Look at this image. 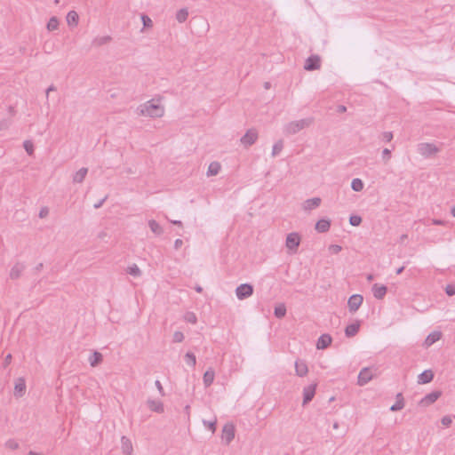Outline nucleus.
Here are the masks:
<instances>
[{
  "label": "nucleus",
  "mask_w": 455,
  "mask_h": 455,
  "mask_svg": "<svg viewBox=\"0 0 455 455\" xmlns=\"http://www.w3.org/2000/svg\"><path fill=\"white\" fill-rule=\"evenodd\" d=\"M162 97L153 98L137 108V114L150 118H160L165 113L164 106L161 104Z\"/></svg>",
  "instance_id": "nucleus-1"
},
{
  "label": "nucleus",
  "mask_w": 455,
  "mask_h": 455,
  "mask_svg": "<svg viewBox=\"0 0 455 455\" xmlns=\"http://www.w3.org/2000/svg\"><path fill=\"white\" fill-rule=\"evenodd\" d=\"M313 123V117H307L300 120L292 121L285 124L283 132L287 135L296 134L301 130L309 127Z\"/></svg>",
  "instance_id": "nucleus-2"
},
{
  "label": "nucleus",
  "mask_w": 455,
  "mask_h": 455,
  "mask_svg": "<svg viewBox=\"0 0 455 455\" xmlns=\"http://www.w3.org/2000/svg\"><path fill=\"white\" fill-rule=\"evenodd\" d=\"M417 151L425 158H429L440 151V148L434 143L422 142L418 144Z\"/></svg>",
  "instance_id": "nucleus-3"
},
{
  "label": "nucleus",
  "mask_w": 455,
  "mask_h": 455,
  "mask_svg": "<svg viewBox=\"0 0 455 455\" xmlns=\"http://www.w3.org/2000/svg\"><path fill=\"white\" fill-rule=\"evenodd\" d=\"M300 243L299 233L292 232L286 236L285 245L292 252H296Z\"/></svg>",
  "instance_id": "nucleus-4"
},
{
  "label": "nucleus",
  "mask_w": 455,
  "mask_h": 455,
  "mask_svg": "<svg viewBox=\"0 0 455 455\" xmlns=\"http://www.w3.org/2000/svg\"><path fill=\"white\" fill-rule=\"evenodd\" d=\"M259 134L256 129H249L245 134L241 138V143L245 147L249 148L253 145L258 140Z\"/></svg>",
  "instance_id": "nucleus-5"
},
{
  "label": "nucleus",
  "mask_w": 455,
  "mask_h": 455,
  "mask_svg": "<svg viewBox=\"0 0 455 455\" xmlns=\"http://www.w3.org/2000/svg\"><path fill=\"white\" fill-rule=\"evenodd\" d=\"M253 293V286L250 283H242L235 289V295L238 299H245Z\"/></svg>",
  "instance_id": "nucleus-6"
},
{
  "label": "nucleus",
  "mask_w": 455,
  "mask_h": 455,
  "mask_svg": "<svg viewBox=\"0 0 455 455\" xmlns=\"http://www.w3.org/2000/svg\"><path fill=\"white\" fill-rule=\"evenodd\" d=\"M235 438V427L231 423H227L222 428L221 439L229 444Z\"/></svg>",
  "instance_id": "nucleus-7"
},
{
  "label": "nucleus",
  "mask_w": 455,
  "mask_h": 455,
  "mask_svg": "<svg viewBox=\"0 0 455 455\" xmlns=\"http://www.w3.org/2000/svg\"><path fill=\"white\" fill-rule=\"evenodd\" d=\"M372 378L373 369L368 367L363 368L358 374L357 383L359 386H364L370 380H371Z\"/></svg>",
  "instance_id": "nucleus-8"
},
{
  "label": "nucleus",
  "mask_w": 455,
  "mask_h": 455,
  "mask_svg": "<svg viewBox=\"0 0 455 455\" xmlns=\"http://www.w3.org/2000/svg\"><path fill=\"white\" fill-rule=\"evenodd\" d=\"M321 67V59L318 55L309 56L305 62L304 68L308 71L317 70Z\"/></svg>",
  "instance_id": "nucleus-9"
},
{
  "label": "nucleus",
  "mask_w": 455,
  "mask_h": 455,
  "mask_svg": "<svg viewBox=\"0 0 455 455\" xmlns=\"http://www.w3.org/2000/svg\"><path fill=\"white\" fill-rule=\"evenodd\" d=\"M317 384L313 383L303 388V405H306L312 401L315 395Z\"/></svg>",
  "instance_id": "nucleus-10"
},
{
  "label": "nucleus",
  "mask_w": 455,
  "mask_h": 455,
  "mask_svg": "<svg viewBox=\"0 0 455 455\" xmlns=\"http://www.w3.org/2000/svg\"><path fill=\"white\" fill-rule=\"evenodd\" d=\"M26 269V265L23 262H16L11 268L9 276L12 280L20 278Z\"/></svg>",
  "instance_id": "nucleus-11"
},
{
  "label": "nucleus",
  "mask_w": 455,
  "mask_h": 455,
  "mask_svg": "<svg viewBox=\"0 0 455 455\" xmlns=\"http://www.w3.org/2000/svg\"><path fill=\"white\" fill-rule=\"evenodd\" d=\"M26 393V380L20 377L15 380L13 395L17 398L22 397Z\"/></svg>",
  "instance_id": "nucleus-12"
},
{
  "label": "nucleus",
  "mask_w": 455,
  "mask_h": 455,
  "mask_svg": "<svg viewBox=\"0 0 455 455\" xmlns=\"http://www.w3.org/2000/svg\"><path fill=\"white\" fill-rule=\"evenodd\" d=\"M363 301V298L360 294H354L350 296L347 301V306L350 312H355L358 310Z\"/></svg>",
  "instance_id": "nucleus-13"
},
{
  "label": "nucleus",
  "mask_w": 455,
  "mask_h": 455,
  "mask_svg": "<svg viewBox=\"0 0 455 455\" xmlns=\"http://www.w3.org/2000/svg\"><path fill=\"white\" fill-rule=\"evenodd\" d=\"M442 395V392L439 390L433 391L427 395H426L420 401L419 405L421 406H428L434 403Z\"/></svg>",
  "instance_id": "nucleus-14"
},
{
  "label": "nucleus",
  "mask_w": 455,
  "mask_h": 455,
  "mask_svg": "<svg viewBox=\"0 0 455 455\" xmlns=\"http://www.w3.org/2000/svg\"><path fill=\"white\" fill-rule=\"evenodd\" d=\"M387 291V287L384 284L374 283L372 286L373 296L377 299H382Z\"/></svg>",
  "instance_id": "nucleus-15"
},
{
  "label": "nucleus",
  "mask_w": 455,
  "mask_h": 455,
  "mask_svg": "<svg viewBox=\"0 0 455 455\" xmlns=\"http://www.w3.org/2000/svg\"><path fill=\"white\" fill-rule=\"evenodd\" d=\"M147 404L152 411L157 413H163L164 411V403L160 400L148 399Z\"/></svg>",
  "instance_id": "nucleus-16"
},
{
  "label": "nucleus",
  "mask_w": 455,
  "mask_h": 455,
  "mask_svg": "<svg viewBox=\"0 0 455 455\" xmlns=\"http://www.w3.org/2000/svg\"><path fill=\"white\" fill-rule=\"evenodd\" d=\"M331 337L329 334H322L316 342V347L317 349H325L327 348L331 343Z\"/></svg>",
  "instance_id": "nucleus-17"
},
{
  "label": "nucleus",
  "mask_w": 455,
  "mask_h": 455,
  "mask_svg": "<svg viewBox=\"0 0 455 455\" xmlns=\"http://www.w3.org/2000/svg\"><path fill=\"white\" fill-rule=\"evenodd\" d=\"M295 371L296 374L299 377H304L308 372V368L305 361L297 360L295 362Z\"/></svg>",
  "instance_id": "nucleus-18"
},
{
  "label": "nucleus",
  "mask_w": 455,
  "mask_h": 455,
  "mask_svg": "<svg viewBox=\"0 0 455 455\" xmlns=\"http://www.w3.org/2000/svg\"><path fill=\"white\" fill-rule=\"evenodd\" d=\"M434 379V372L431 370H426L418 376L419 384H427Z\"/></svg>",
  "instance_id": "nucleus-19"
},
{
  "label": "nucleus",
  "mask_w": 455,
  "mask_h": 455,
  "mask_svg": "<svg viewBox=\"0 0 455 455\" xmlns=\"http://www.w3.org/2000/svg\"><path fill=\"white\" fill-rule=\"evenodd\" d=\"M331 220L327 219H321L315 224V229L319 233H326L330 230Z\"/></svg>",
  "instance_id": "nucleus-20"
},
{
  "label": "nucleus",
  "mask_w": 455,
  "mask_h": 455,
  "mask_svg": "<svg viewBox=\"0 0 455 455\" xmlns=\"http://www.w3.org/2000/svg\"><path fill=\"white\" fill-rule=\"evenodd\" d=\"M90 365L92 367H96L100 364L103 361V355L101 353L98 351H94L88 358Z\"/></svg>",
  "instance_id": "nucleus-21"
},
{
  "label": "nucleus",
  "mask_w": 455,
  "mask_h": 455,
  "mask_svg": "<svg viewBox=\"0 0 455 455\" xmlns=\"http://www.w3.org/2000/svg\"><path fill=\"white\" fill-rule=\"evenodd\" d=\"M321 204V198L319 197H314L311 199H307L303 204V208L306 211H311L313 209L317 208Z\"/></svg>",
  "instance_id": "nucleus-22"
},
{
  "label": "nucleus",
  "mask_w": 455,
  "mask_h": 455,
  "mask_svg": "<svg viewBox=\"0 0 455 455\" xmlns=\"http://www.w3.org/2000/svg\"><path fill=\"white\" fill-rule=\"evenodd\" d=\"M214 378H215L214 371L212 368L208 369L204 372V377H203V382H204V387H209L213 383Z\"/></svg>",
  "instance_id": "nucleus-23"
},
{
  "label": "nucleus",
  "mask_w": 455,
  "mask_h": 455,
  "mask_svg": "<svg viewBox=\"0 0 455 455\" xmlns=\"http://www.w3.org/2000/svg\"><path fill=\"white\" fill-rule=\"evenodd\" d=\"M88 173V168L82 167L80 168L74 175H73V182L74 183H82L84 182L86 175Z\"/></svg>",
  "instance_id": "nucleus-24"
},
{
  "label": "nucleus",
  "mask_w": 455,
  "mask_h": 455,
  "mask_svg": "<svg viewBox=\"0 0 455 455\" xmlns=\"http://www.w3.org/2000/svg\"><path fill=\"white\" fill-rule=\"evenodd\" d=\"M360 328L359 322L353 323L348 324L345 329V334L347 337H354Z\"/></svg>",
  "instance_id": "nucleus-25"
},
{
  "label": "nucleus",
  "mask_w": 455,
  "mask_h": 455,
  "mask_svg": "<svg viewBox=\"0 0 455 455\" xmlns=\"http://www.w3.org/2000/svg\"><path fill=\"white\" fill-rule=\"evenodd\" d=\"M441 336L442 333L440 331H433L429 333L425 339V345L427 347L433 345L441 339Z\"/></svg>",
  "instance_id": "nucleus-26"
},
{
  "label": "nucleus",
  "mask_w": 455,
  "mask_h": 455,
  "mask_svg": "<svg viewBox=\"0 0 455 455\" xmlns=\"http://www.w3.org/2000/svg\"><path fill=\"white\" fill-rule=\"evenodd\" d=\"M68 26L76 27L78 24L79 16L76 11H69L66 17Z\"/></svg>",
  "instance_id": "nucleus-27"
},
{
  "label": "nucleus",
  "mask_w": 455,
  "mask_h": 455,
  "mask_svg": "<svg viewBox=\"0 0 455 455\" xmlns=\"http://www.w3.org/2000/svg\"><path fill=\"white\" fill-rule=\"evenodd\" d=\"M121 443L124 453H125L126 455H132L133 449L130 439L125 436H123L121 439Z\"/></svg>",
  "instance_id": "nucleus-28"
},
{
  "label": "nucleus",
  "mask_w": 455,
  "mask_h": 455,
  "mask_svg": "<svg viewBox=\"0 0 455 455\" xmlns=\"http://www.w3.org/2000/svg\"><path fill=\"white\" fill-rule=\"evenodd\" d=\"M148 227L150 230L156 235H160L164 233V228L155 220H148Z\"/></svg>",
  "instance_id": "nucleus-29"
},
{
  "label": "nucleus",
  "mask_w": 455,
  "mask_h": 455,
  "mask_svg": "<svg viewBox=\"0 0 455 455\" xmlns=\"http://www.w3.org/2000/svg\"><path fill=\"white\" fill-rule=\"evenodd\" d=\"M112 40L110 36H97L92 40V45L96 47L108 44Z\"/></svg>",
  "instance_id": "nucleus-30"
},
{
  "label": "nucleus",
  "mask_w": 455,
  "mask_h": 455,
  "mask_svg": "<svg viewBox=\"0 0 455 455\" xmlns=\"http://www.w3.org/2000/svg\"><path fill=\"white\" fill-rule=\"evenodd\" d=\"M188 11L187 8L180 9L175 15V18L179 23H183L188 20Z\"/></svg>",
  "instance_id": "nucleus-31"
},
{
  "label": "nucleus",
  "mask_w": 455,
  "mask_h": 455,
  "mask_svg": "<svg viewBox=\"0 0 455 455\" xmlns=\"http://www.w3.org/2000/svg\"><path fill=\"white\" fill-rule=\"evenodd\" d=\"M220 164L218 162H212L209 164L207 175L208 176H214L217 175L220 171Z\"/></svg>",
  "instance_id": "nucleus-32"
},
{
  "label": "nucleus",
  "mask_w": 455,
  "mask_h": 455,
  "mask_svg": "<svg viewBox=\"0 0 455 455\" xmlns=\"http://www.w3.org/2000/svg\"><path fill=\"white\" fill-rule=\"evenodd\" d=\"M274 315L276 318H283L286 315V307L283 304H280L279 306L275 307Z\"/></svg>",
  "instance_id": "nucleus-33"
},
{
  "label": "nucleus",
  "mask_w": 455,
  "mask_h": 455,
  "mask_svg": "<svg viewBox=\"0 0 455 455\" xmlns=\"http://www.w3.org/2000/svg\"><path fill=\"white\" fill-rule=\"evenodd\" d=\"M351 188L355 192H360L363 188V182L362 180L355 178L351 182Z\"/></svg>",
  "instance_id": "nucleus-34"
},
{
  "label": "nucleus",
  "mask_w": 455,
  "mask_h": 455,
  "mask_svg": "<svg viewBox=\"0 0 455 455\" xmlns=\"http://www.w3.org/2000/svg\"><path fill=\"white\" fill-rule=\"evenodd\" d=\"M203 424L205 427H207L212 433L216 431L217 419L214 417L212 420H203Z\"/></svg>",
  "instance_id": "nucleus-35"
},
{
  "label": "nucleus",
  "mask_w": 455,
  "mask_h": 455,
  "mask_svg": "<svg viewBox=\"0 0 455 455\" xmlns=\"http://www.w3.org/2000/svg\"><path fill=\"white\" fill-rule=\"evenodd\" d=\"M283 141L282 140H279L278 141H276L274 146H273V148H272V156H276L277 155L280 154V152L283 150Z\"/></svg>",
  "instance_id": "nucleus-36"
},
{
  "label": "nucleus",
  "mask_w": 455,
  "mask_h": 455,
  "mask_svg": "<svg viewBox=\"0 0 455 455\" xmlns=\"http://www.w3.org/2000/svg\"><path fill=\"white\" fill-rule=\"evenodd\" d=\"M140 18L143 24V28L141 29V32H143L145 28H149L153 27V21L149 16L146 14H141Z\"/></svg>",
  "instance_id": "nucleus-37"
},
{
  "label": "nucleus",
  "mask_w": 455,
  "mask_h": 455,
  "mask_svg": "<svg viewBox=\"0 0 455 455\" xmlns=\"http://www.w3.org/2000/svg\"><path fill=\"white\" fill-rule=\"evenodd\" d=\"M59 27V20L56 17L50 18L47 23V29L50 31L56 30Z\"/></svg>",
  "instance_id": "nucleus-38"
},
{
  "label": "nucleus",
  "mask_w": 455,
  "mask_h": 455,
  "mask_svg": "<svg viewBox=\"0 0 455 455\" xmlns=\"http://www.w3.org/2000/svg\"><path fill=\"white\" fill-rule=\"evenodd\" d=\"M127 273L135 277L140 276L141 275V271L136 264L130 266L127 268Z\"/></svg>",
  "instance_id": "nucleus-39"
},
{
  "label": "nucleus",
  "mask_w": 455,
  "mask_h": 455,
  "mask_svg": "<svg viewBox=\"0 0 455 455\" xmlns=\"http://www.w3.org/2000/svg\"><path fill=\"white\" fill-rule=\"evenodd\" d=\"M185 360H186V363L192 366V367H195L196 366V355L192 353V352H188L186 355H185Z\"/></svg>",
  "instance_id": "nucleus-40"
},
{
  "label": "nucleus",
  "mask_w": 455,
  "mask_h": 455,
  "mask_svg": "<svg viewBox=\"0 0 455 455\" xmlns=\"http://www.w3.org/2000/svg\"><path fill=\"white\" fill-rule=\"evenodd\" d=\"M350 225L357 227L362 223V218L359 215H351L349 218Z\"/></svg>",
  "instance_id": "nucleus-41"
},
{
  "label": "nucleus",
  "mask_w": 455,
  "mask_h": 455,
  "mask_svg": "<svg viewBox=\"0 0 455 455\" xmlns=\"http://www.w3.org/2000/svg\"><path fill=\"white\" fill-rule=\"evenodd\" d=\"M26 152L31 156L34 153V145L30 140H25L23 143Z\"/></svg>",
  "instance_id": "nucleus-42"
},
{
  "label": "nucleus",
  "mask_w": 455,
  "mask_h": 455,
  "mask_svg": "<svg viewBox=\"0 0 455 455\" xmlns=\"http://www.w3.org/2000/svg\"><path fill=\"white\" fill-rule=\"evenodd\" d=\"M5 447L10 450H17L19 448V443L14 439H9L5 443Z\"/></svg>",
  "instance_id": "nucleus-43"
},
{
  "label": "nucleus",
  "mask_w": 455,
  "mask_h": 455,
  "mask_svg": "<svg viewBox=\"0 0 455 455\" xmlns=\"http://www.w3.org/2000/svg\"><path fill=\"white\" fill-rule=\"evenodd\" d=\"M183 340H184V334L181 331H177L173 333V338H172L173 342L180 343V342H182Z\"/></svg>",
  "instance_id": "nucleus-44"
},
{
  "label": "nucleus",
  "mask_w": 455,
  "mask_h": 455,
  "mask_svg": "<svg viewBox=\"0 0 455 455\" xmlns=\"http://www.w3.org/2000/svg\"><path fill=\"white\" fill-rule=\"evenodd\" d=\"M404 407V402L395 401V403L390 407L391 411H397Z\"/></svg>",
  "instance_id": "nucleus-45"
},
{
  "label": "nucleus",
  "mask_w": 455,
  "mask_h": 455,
  "mask_svg": "<svg viewBox=\"0 0 455 455\" xmlns=\"http://www.w3.org/2000/svg\"><path fill=\"white\" fill-rule=\"evenodd\" d=\"M185 320L188 321V323H196L197 321V318L194 313L188 312L185 315Z\"/></svg>",
  "instance_id": "nucleus-46"
},
{
  "label": "nucleus",
  "mask_w": 455,
  "mask_h": 455,
  "mask_svg": "<svg viewBox=\"0 0 455 455\" xmlns=\"http://www.w3.org/2000/svg\"><path fill=\"white\" fill-rule=\"evenodd\" d=\"M445 292L448 296L455 295V284H448L445 287Z\"/></svg>",
  "instance_id": "nucleus-47"
},
{
  "label": "nucleus",
  "mask_w": 455,
  "mask_h": 455,
  "mask_svg": "<svg viewBox=\"0 0 455 455\" xmlns=\"http://www.w3.org/2000/svg\"><path fill=\"white\" fill-rule=\"evenodd\" d=\"M382 158L387 163L391 158V150L388 148H384L382 151Z\"/></svg>",
  "instance_id": "nucleus-48"
},
{
  "label": "nucleus",
  "mask_w": 455,
  "mask_h": 455,
  "mask_svg": "<svg viewBox=\"0 0 455 455\" xmlns=\"http://www.w3.org/2000/svg\"><path fill=\"white\" fill-rule=\"evenodd\" d=\"M342 250V247L338 244H331L329 246V251L333 254H338Z\"/></svg>",
  "instance_id": "nucleus-49"
},
{
  "label": "nucleus",
  "mask_w": 455,
  "mask_h": 455,
  "mask_svg": "<svg viewBox=\"0 0 455 455\" xmlns=\"http://www.w3.org/2000/svg\"><path fill=\"white\" fill-rule=\"evenodd\" d=\"M393 133L391 132H384L382 133V140L386 142H390L393 140Z\"/></svg>",
  "instance_id": "nucleus-50"
},
{
  "label": "nucleus",
  "mask_w": 455,
  "mask_h": 455,
  "mask_svg": "<svg viewBox=\"0 0 455 455\" xmlns=\"http://www.w3.org/2000/svg\"><path fill=\"white\" fill-rule=\"evenodd\" d=\"M48 214H49V209L47 207H43V208H41L38 216H39V218L44 219Z\"/></svg>",
  "instance_id": "nucleus-51"
},
{
  "label": "nucleus",
  "mask_w": 455,
  "mask_h": 455,
  "mask_svg": "<svg viewBox=\"0 0 455 455\" xmlns=\"http://www.w3.org/2000/svg\"><path fill=\"white\" fill-rule=\"evenodd\" d=\"M442 424L448 427L451 424V419L449 416H444L442 419Z\"/></svg>",
  "instance_id": "nucleus-52"
},
{
  "label": "nucleus",
  "mask_w": 455,
  "mask_h": 455,
  "mask_svg": "<svg viewBox=\"0 0 455 455\" xmlns=\"http://www.w3.org/2000/svg\"><path fill=\"white\" fill-rule=\"evenodd\" d=\"M108 199V196H106L104 198H102L101 200H100L99 202H97L96 204H94L93 207L95 209H99L100 208L103 204L105 203V201Z\"/></svg>",
  "instance_id": "nucleus-53"
},
{
  "label": "nucleus",
  "mask_w": 455,
  "mask_h": 455,
  "mask_svg": "<svg viewBox=\"0 0 455 455\" xmlns=\"http://www.w3.org/2000/svg\"><path fill=\"white\" fill-rule=\"evenodd\" d=\"M12 362V355L8 354L4 360V367H7Z\"/></svg>",
  "instance_id": "nucleus-54"
},
{
  "label": "nucleus",
  "mask_w": 455,
  "mask_h": 455,
  "mask_svg": "<svg viewBox=\"0 0 455 455\" xmlns=\"http://www.w3.org/2000/svg\"><path fill=\"white\" fill-rule=\"evenodd\" d=\"M182 244H183V241L180 238H178L174 241V248L176 250L180 249L182 246Z\"/></svg>",
  "instance_id": "nucleus-55"
},
{
  "label": "nucleus",
  "mask_w": 455,
  "mask_h": 455,
  "mask_svg": "<svg viewBox=\"0 0 455 455\" xmlns=\"http://www.w3.org/2000/svg\"><path fill=\"white\" fill-rule=\"evenodd\" d=\"M155 385L161 395H164V387L159 380H156Z\"/></svg>",
  "instance_id": "nucleus-56"
},
{
  "label": "nucleus",
  "mask_w": 455,
  "mask_h": 455,
  "mask_svg": "<svg viewBox=\"0 0 455 455\" xmlns=\"http://www.w3.org/2000/svg\"><path fill=\"white\" fill-rule=\"evenodd\" d=\"M55 91H56V87H55L53 84L50 85V86L47 88V90H46V97L48 98L49 93H50L51 92H55Z\"/></svg>",
  "instance_id": "nucleus-57"
},
{
  "label": "nucleus",
  "mask_w": 455,
  "mask_h": 455,
  "mask_svg": "<svg viewBox=\"0 0 455 455\" xmlns=\"http://www.w3.org/2000/svg\"><path fill=\"white\" fill-rule=\"evenodd\" d=\"M337 111L339 113H344V112L347 111V108L344 105H339L338 108H337Z\"/></svg>",
  "instance_id": "nucleus-58"
},
{
  "label": "nucleus",
  "mask_w": 455,
  "mask_h": 455,
  "mask_svg": "<svg viewBox=\"0 0 455 455\" xmlns=\"http://www.w3.org/2000/svg\"><path fill=\"white\" fill-rule=\"evenodd\" d=\"M408 238V235L406 234H403L400 238H399V242L400 243H403L406 239Z\"/></svg>",
  "instance_id": "nucleus-59"
},
{
  "label": "nucleus",
  "mask_w": 455,
  "mask_h": 455,
  "mask_svg": "<svg viewBox=\"0 0 455 455\" xmlns=\"http://www.w3.org/2000/svg\"><path fill=\"white\" fill-rule=\"evenodd\" d=\"M43 267H44L43 263H39V264H37V265L36 266L35 270H36V272H39V271H41V270L43 269Z\"/></svg>",
  "instance_id": "nucleus-60"
},
{
  "label": "nucleus",
  "mask_w": 455,
  "mask_h": 455,
  "mask_svg": "<svg viewBox=\"0 0 455 455\" xmlns=\"http://www.w3.org/2000/svg\"><path fill=\"white\" fill-rule=\"evenodd\" d=\"M396 401H402V402H404V399H403V394L402 393H398L396 395Z\"/></svg>",
  "instance_id": "nucleus-61"
},
{
  "label": "nucleus",
  "mask_w": 455,
  "mask_h": 455,
  "mask_svg": "<svg viewBox=\"0 0 455 455\" xmlns=\"http://www.w3.org/2000/svg\"><path fill=\"white\" fill-rule=\"evenodd\" d=\"M433 224L435 225H443V221L441 220H433Z\"/></svg>",
  "instance_id": "nucleus-62"
},
{
  "label": "nucleus",
  "mask_w": 455,
  "mask_h": 455,
  "mask_svg": "<svg viewBox=\"0 0 455 455\" xmlns=\"http://www.w3.org/2000/svg\"><path fill=\"white\" fill-rule=\"evenodd\" d=\"M172 223L180 227L182 226V222L180 220H172Z\"/></svg>",
  "instance_id": "nucleus-63"
},
{
  "label": "nucleus",
  "mask_w": 455,
  "mask_h": 455,
  "mask_svg": "<svg viewBox=\"0 0 455 455\" xmlns=\"http://www.w3.org/2000/svg\"><path fill=\"white\" fill-rule=\"evenodd\" d=\"M28 455H42L41 453H37V452H35V451H30Z\"/></svg>",
  "instance_id": "nucleus-64"
}]
</instances>
